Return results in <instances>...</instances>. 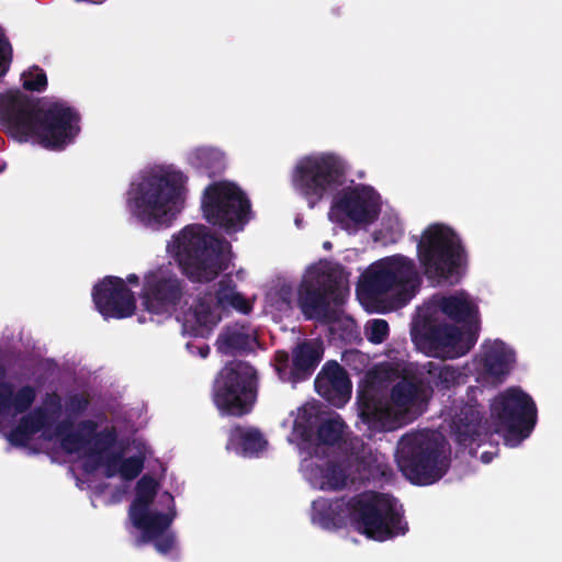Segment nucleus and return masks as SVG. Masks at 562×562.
<instances>
[{
    "label": "nucleus",
    "instance_id": "1",
    "mask_svg": "<svg viewBox=\"0 0 562 562\" xmlns=\"http://www.w3.org/2000/svg\"><path fill=\"white\" fill-rule=\"evenodd\" d=\"M0 119L18 142L34 138L52 150L64 149L80 133L81 116L77 109L56 101L43 110L36 99L20 91L0 98Z\"/></svg>",
    "mask_w": 562,
    "mask_h": 562
},
{
    "label": "nucleus",
    "instance_id": "2",
    "mask_svg": "<svg viewBox=\"0 0 562 562\" xmlns=\"http://www.w3.org/2000/svg\"><path fill=\"white\" fill-rule=\"evenodd\" d=\"M431 397L423 372L405 374L392 386L389 400L374 387L359 390V417L371 431H393L420 416Z\"/></svg>",
    "mask_w": 562,
    "mask_h": 562
},
{
    "label": "nucleus",
    "instance_id": "3",
    "mask_svg": "<svg viewBox=\"0 0 562 562\" xmlns=\"http://www.w3.org/2000/svg\"><path fill=\"white\" fill-rule=\"evenodd\" d=\"M176 257L192 282L209 283L228 268L229 243L202 224L186 226L175 237Z\"/></svg>",
    "mask_w": 562,
    "mask_h": 562
},
{
    "label": "nucleus",
    "instance_id": "4",
    "mask_svg": "<svg viewBox=\"0 0 562 562\" xmlns=\"http://www.w3.org/2000/svg\"><path fill=\"white\" fill-rule=\"evenodd\" d=\"M347 282L340 265L312 267L297 291V306L304 317L327 324L338 321L336 307L346 301Z\"/></svg>",
    "mask_w": 562,
    "mask_h": 562
},
{
    "label": "nucleus",
    "instance_id": "5",
    "mask_svg": "<svg viewBox=\"0 0 562 562\" xmlns=\"http://www.w3.org/2000/svg\"><path fill=\"white\" fill-rule=\"evenodd\" d=\"M186 177L180 171L151 173L138 183L135 215L147 227L169 226L180 212Z\"/></svg>",
    "mask_w": 562,
    "mask_h": 562
},
{
    "label": "nucleus",
    "instance_id": "6",
    "mask_svg": "<svg viewBox=\"0 0 562 562\" xmlns=\"http://www.w3.org/2000/svg\"><path fill=\"white\" fill-rule=\"evenodd\" d=\"M346 507L355 528L369 539L385 541L408 530L402 508L390 494L362 492L349 498Z\"/></svg>",
    "mask_w": 562,
    "mask_h": 562
},
{
    "label": "nucleus",
    "instance_id": "7",
    "mask_svg": "<svg viewBox=\"0 0 562 562\" xmlns=\"http://www.w3.org/2000/svg\"><path fill=\"white\" fill-rule=\"evenodd\" d=\"M258 376L248 362L233 360L218 372L213 383L212 397L222 415H248L257 401Z\"/></svg>",
    "mask_w": 562,
    "mask_h": 562
},
{
    "label": "nucleus",
    "instance_id": "8",
    "mask_svg": "<svg viewBox=\"0 0 562 562\" xmlns=\"http://www.w3.org/2000/svg\"><path fill=\"white\" fill-rule=\"evenodd\" d=\"M417 255L428 278L449 280L467 263L459 236L448 226L431 224L417 243Z\"/></svg>",
    "mask_w": 562,
    "mask_h": 562
},
{
    "label": "nucleus",
    "instance_id": "9",
    "mask_svg": "<svg viewBox=\"0 0 562 562\" xmlns=\"http://www.w3.org/2000/svg\"><path fill=\"white\" fill-rule=\"evenodd\" d=\"M360 286L370 299L396 292L400 303L406 304L418 286L415 262L403 255L383 258L368 268Z\"/></svg>",
    "mask_w": 562,
    "mask_h": 562
},
{
    "label": "nucleus",
    "instance_id": "10",
    "mask_svg": "<svg viewBox=\"0 0 562 562\" xmlns=\"http://www.w3.org/2000/svg\"><path fill=\"white\" fill-rule=\"evenodd\" d=\"M346 180L344 161L334 154L307 156L301 159L293 171L294 189L315 207L329 191L341 187Z\"/></svg>",
    "mask_w": 562,
    "mask_h": 562
},
{
    "label": "nucleus",
    "instance_id": "11",
    "mask_svg": "<svg viewBox=\"0 0 562 562\" xmlns=\"http://www.w3.org/2000/svg\"><path fill=\"white\" fill-rule=\"evenodd\" d=\"M491 417L495 432L507 442L517 445L529 437L537 422V407L532 397L519 387H509L494 397Z\"/></svg>",
    "mask_w": 562,
    "mask_h": 562
},
{
    "label": "nucleus",
    "instance_id": "12",
    "mask_svg": "<svg viewBox=\"0 0 562 562\" xmlns=\"http://www.w3.org/2000/svg\"><path fill=\"white\" fill-rule=\"evenodd\" d=\"M397 461L402 472L419 485L439 481L448 468L442 447L437 441L418 435H405L401 438Z\"/></svg>",
    "mask_w": 562,
    "mask_h": 562
},
{
    "label": "nucleus",
    "instance_id": "13",
    "mask_svg": "<svg viewBox=\"0 0 562 562\" xmlns=\"http://www.w3.org/2000/svg\"><path fill=\"white\" fill-rule=\"evenodd\" d=\"M201 207L207 223L225 229L243 228L249 220L250 201L229 181H214L203 191Z\"/></svg>",
    "mask_w": 562,
    "mask_h": 562
},
{
    "label": "nucleus",
    "instance_id": "14",
    "mask_svg": "<svg viewBox=\"0 0 562 562\" xmlns=\"http://www.w3.org/2000/svg\"><path fill=\"white\" fill-rule=\"evenodd\" d=\"M187 294V283L175 271L158 268L145 273L139 294L144 308L156 315L175 310Z\"/></svg>",
    "mask_w": 562,
    "mask_h": 562
},
{
    "label": "nucleus",
    "instance_id": "15",
    "mask_svg": "<svg viewBox=\"0 0 562 562\" xmlns=\"http://www.w3.org/2000/svg\"><path fill=\"white\" fill-rule=\"evenodd\" d=\"M158 486L159 484L155 477L148 474L143 475L136 483L135 498L130 506L128 515L133 526L146 529V535L155 530L160 531L168 525H172L177 516L173 496L168 492L164 494L169 502L167 513L150 510Z\"/></svg>",
    "mask_w": 562,
    "mask_h": 562
},
{
    "label": "nucleus",
    "instance_id": "16",
    "mask_svg": "<svg viewBox=\"0 0 562 562\" xmlns=\"http://www.w3.org/2000/svg\"><path fill=\"white\" fill-rule=\"evenodd\" d=\"M477 340V333L468 329L462 333L447 323L426 322L420 329V342L436 356L459 358L468 353Z\"/></svg>",
    "mask_w": 562,
    "mask_h": 562
},
{
    "label": "nucleus",
    "instance_id": "17",
    "mask_svg": "<svg viewBox=\"0 0 562 562\" xmlns=\"http://www.w3.org/2000/svg\"><path fill=\"white\" fill-rule=\"evenodd\" d=\"M323 345L318 340L305 339L292 350V364L285 350H277L273 368L282 382L297 383L312 376L323 358Z\"/></svg>",
    "mask_w": 562,
    "mask_h": 562
},
{
    "label": "nucleus",
    "instance_id": "18",
    "mask_svg": "<svg viewBox=\"0 0 562 562\" xmlns=\"http://www.w3.org/2000/svg\"><path fill=\"white\" fill-rule=\"evenodd\" d=\"M92 300L97 311L105 318L131 317L136 310V299L124 280L108 276L92 289Z\"/></svg>",
    "mask_w": 562,
    "mask_h": 562
},
{
    "label": "nucleus",
    "instance_id": "19",
    "mask_svg": "<svg viewBox=\"0 0 562 562\" xmlns=\"http://www.w3.org/2000/svg\"><path fill=\"white\" fill-rule=\"evenodd\" d=\"M374 190L367 186L344 189L333 202L331 212L344 214L356 224H371L379 216Z\"/></svg>",
    "mask_w": 562,
    "mask_h": 562
},
{
    "label": "nucleus",
    "instance_id": "20",
    "mask_svg": "<svg viewBox=\"0 0 562 562\" xmlns=\"http://www.w3.org/2000/svg\"><path fill=\"white\" fill-rule=\"evenodd\" d=\"M317 394L335 407H342L351 397V381L336 361L326 362L314 381Z\"/></svg>",
    "mask_w": 562,
    "mask_h": 562
},
{
    "label": "nucleus",
    "instance_id": "21",
    "mask_svg": "<svg viewBox=\"0 0 562 562\" xmlns=\"http://www.w3.org/2000/svg\"><path fill=\"white\" fill-rule=\"evenodd\" d=\"M8 370L0 362V417H15L25 414L33 406L37 397V390L31 384L15 389L7 380Z\"/></svg>",
    "mask_w": 562,
    "mask_h": 562
},
{
    "label": "nucleus",
    "instance_id": "22",
    "mask_svg": "<svg viewBox=\"0 0 562 562\" xmlns=\"http://www.w3.org/2000/svg\"><path fill=\"white\" fill-rule=\"evenodd\" d=\"M258 342L256 330L248 322H235L223 327L216 338V349L225 356L248 355Z\"/></svg>",
    "mask_w": 562,
    "mask_h": 562
},
{
    "label": "nucleus",
    "instance_id": "23",
    "mask_svg": "<svg viewBox=\"0 0 562 562\" xmlns=\"http://www.w3.org/2000/svg\"><path fill=\"white\" fill-rule=\"evenodd\" d=\"M483 413L476 405L464 404L452 417L451 429L456 441L464 448L479 440L482 435Z\"/></svg>",
    "mask_w": 562,
    "mask_h": 562
},
{
    "label": "nucleus",
    "instance_id": "24",
    "mask_svg": "<svg viewBox=\"0 0 562 562\" xmlns=\"http://www.w3.org/2000/svg\"><path fill=\"white\" fill-rule=\"evenodd\" d=\"M515 352L507 345L496 339L482 346V367L484 373L501 382L510 371Z\"/></svg>",
    "mask_w": 562,
    "mask_h": 562
},
{
    "label": "nucleus",
    "instance_id": "25",
    "mask_svg": "<svg viewBox=\"0 0 562 562\" xmlns=\"http://www.w3.org/2000/svg\"><path fill=\"white\" fill-rule=\"evenodd\" d=\"M268 445L262 432L256 427L235 425L228 430L226 450L243 457L258 456Z\"/></svg>",
    "mask_w": 562,
    "mask_h": 562
},
{
    "label": "nucleus",
    "instance_id": "26",
    "mask_svg": "<svg viewBox=\"0 0 562 562\" xmlns=\"http://www.w3.org/2000/svg\"><path fill=\"white\" fill-rule=\"evenodd\" d=\"M344 506L341 499L319 497L312 503V521L324 529H337L344 525Z\"/></svg>",
    "mask_w": 562,
    "mask_h": 562
},
{
    "label": "nucleus",
    "instance_id": "27",
    "mask_svg": "<svg viewBox=\"0 0 562 562\" xmlns=\"http://www.w3.org/2000/svg\"><path fill=\"white\" fill-rule=\"evenodd\" d=\"M441 312L457 323H465L469 328L477 333V308L467 299L450 295L441 299Z\"/></svg>",
    "mask_w": 562,
    "mask_h": 562
},
{
    "label": "nucleus",
    "instance_id": "28",
    "mask_svg": "<svg viewBox=\"0 0 562 562\" xmlns=\"http://www.w3.org/2000/svg\"><path fill=\"white\" fill-rule=\"evenodd\" d=\"M425 380L431 389L449 390L458 383L460 372L451 366L428 361L423 366Z\"/></svg>",
    "mask_w": 562,
    "mask_h": 562
},
{
    "label": "nucleus",
    "instance_id": "29",
    "mask_svg": "<svg viewBox=\"0 0 562 562\" xmlns=\"http://www.w3.org/2000/svg\"><path fill=\"white\" fill-rule=\"evenodd\" d=\"M98 429V423L92 419H85L78 423L77 429L63 438L61 448L68 453L79 452L89 448L92 443V436Z\"/></svg>",
    "mask_w": 562,
    "mask_h": 562
},
{
    "label": "nucleus",
    "instance_id": "30",
    "mask_svg": "<svg viewBox=\"0 0 562 562\" xmlns=\"http://www.w3.org/2000/svg\"><path fill=\"white\" fill-rule=\"evenodd\" d=\"M222 310L217 306L210 295L204 293L199 296L192 306V314L195 323L205 330H211L222 318Z\"/></svg>",
    "mask_w": 562,
    "mask_h": 562
},
{
    "label": "nucleus",
    "instance_id": "31",
    "mask_svg": "<svg viewBox=\"0 0 562 562\" xmlns=\"http://www.w3.org/2000/svg\"><path fill=\"white\" fill-rule=\"evenodd\" d=\"M193 159V165L209 178L222 175L226 168L224 155L212 148L196 149Z\"/></svg>",
    "mask_w": 562,
    "mask_h": 562
},
{
    "label": "nucleus",
    "instance_id": "32",
    "mask_svg": "<svg viewBox=\"0 0 562 562\" xmlns=\"http://www.w3.org/2000/svg\"><path fill=\"white\" fill-rule=\"evenodd\" d=\"M317 472L322 479V490L339 491L347 485V473L337 462L327 461L323 465L317 467Z\"/></svg>",
    "mask_w": 562,
    "mask_h": 562
},
{
    "label": "nucleus",
    "instance_id": "33",
    "mask_svg": "<svg viewBox=\"0 0 562 562\" xmlns=\"http://www.w3.org/2000/svg\"><path fill=\"white\" fill-rule=\"evenodd\" d=\"M345 423L339 418H327L316 428V441L319 445L335 446L342 439Z\"/></svg>",
    "mask_w": 562,
    "mask_h": 562
},
{
    "label": "nucleus",
    "instance_id": "34",
    "mask_svg": "<svg viewBox=\"0 0 562 562\" xmlns=\"http://www.w3.org/2000/svg\"><path fill=\"white\" fill-rule=\"evenodd\" d=\"M119 434L114 426H108L98 431H94L92 436V443L87 453L90 458L102 457L117 442Z\"/></svg>",
    "mask_w": 562,
    "mask_h": 562
},
{
    "label": "nucleus",
    "instance_id": "35",
    "mask_svg": "<svg viewBox=\"0 0 562 562\" xmlns=\"http://www.w3.org/2000/svg\"><path fill=\"white\" fill-rule=\"evenodd\" d=\"M40 431V427L26 414L19 419L16 426L10 430L7 438L14 447H26L32 437Z\"/></svg>",
    "mask_w": 562,
    "mask_h": 562
},
{
    "label": "nucleus",
    "instance_id": "36",
    "mask_svg": "<svg viewBox=\"0 0 562 562\" xmlns=\"http://www.w3.org/2000/svg\"><path fill=\"white\" fill-rule=\"evenodd\" d=\"M171 525L162 528L160 531H153L149 535H146V529L137 528L140 531L139 543H149L153 542L155 549L161 554H168L176 544V536L175 532L169 531Z\"/></svg>",
    "mask_w": 562,
    "mask_h": 562
},
{
    "label": "nucleus",
    "instance_id": "37",
    "mask_svg": "<svg viewBox=\"0 0 562 562\" xmlns=\"http://www.w3.org/2000/svg\"><path fill=\"white\" fill-rule=\"evenodd\" d=\"M214 293H206L212 297V301L220 306L223 311L227 308V303L231 301V295L236 293V284L229 276L222 278L215 285Z\"/></svg>",
    "mask_w": 562,
    "mask_h": 562
},
{
    "label": "nucleus",
    "instance_id": "38",
    "mask_svg": "<svg viewBox=\"0 0 562 562\" xmlns=\"http://www.w3.org/2000/svg\"><path fill=\"white\" fill-rule=\"evenodd\" d=\"M122 452H111L106 453L105 457L97 458L94 464L90 465L89 463L85 464L86 472L94 471L99 465L104 467V476L108 479L114 477L116 474H120V462H121Z\"/></svg>",
    "mask_w": 562,
    "mask_h": 562
},
{
    "label": "nucleus",
    "instance_id": "39",
    "mask_svg": "<svg viewBox=\"0 0 562 562\" xmlns=\"http://www.w3.org/2000/svg\"><path fill=\"white\" fill-rule=\"evenodd\" d=\"M22 86L26 91L42 92L47 88L45 71L38 66L31 67L22 74Z\"/></svg>",
    "mask_w": 562,
    "mask_h": 562
},
{
    "label": "nucleus",
    "instance_id": "40",
    "mask_svg": "<svg viewBox=\"0 0 562 562\" xmlns=\"http://www.w3.org/2000/svg\"><path fill=\"white\" fill-rule=\"evenodd\" d=\"M145 458L142 454L132 456L123 459L121 457L120 462V475L125 481H132L136 479L144 469Z\"/></svg>",
    "mask_w": 562,
    "mask_h": 562
},
{
    "label": "nucleus",
    "instance_id": "41",
    "mask_svg": "<svg viewBox=\"0 0 562 562\" xmlns=\"http://www.w3.org/2000/svg\"><path fill=\"white\" fill-rule=\"evenodd\" d=\"M389 336V324L385 319H373L367 327L368 340L373 344L383 342Z\"/></svg>",
    "mask_w": 562,
    "mask_h": 562
},
{
    "label": "nucleus",
    "instance_id": "42",
    "mask_svg": "<svg viewBox=\"0 0 562 562\" xmlns=\"http://www.w3.org/2000/svg\"><path fill=\"white\" fill-rule=\"evenodd\" d=\"M90 405V398L86 394H70L66 401V411L70 416L82 415Z\"/></svg>",
    "mask_w": 562,
    "mask_h": 562
},
{
    "label": "nucleus",
    "instance_id": "43",
    "mask_svg": "<svg viewBox=\"0 0 562 562\" xmlns=\"http://www.w3.org/2000/svg\"><path fill=\"white\" fill-rule=\"evenodd\" d=\"M13 57L12 46L0 27V77L5 75L10 68Z\"/></svg>",
    "mask_w": 562,
    "mask_h": 562
},
{
    "label": "nucleus",
    "instance_id": "44",
    "mask_svg": "<svg viewBox=\"0 0 562 562\" xmlns=\"http://www.w3.org/2000/svg\"><path fill=\"white\" fill-rule=\"evenodd\" d=\"M29 416L33 419L36 426L40 427L41 430L48 428L58 419L57 417L52 416V414L43 406L33 409L31 413H29Z\"/></svg>",
    "mask_w": 562,
    "mask_h": 562
},
{
    "label": "nucleus",
    "instance_id": "45",
    "mask_svg": "<svg viewBox=\"0 0 562 562\" xmlns=\"http://www.w3.org/2000/svg\"><path fill=\"white\" fill-rule=\"evenodd\" d=\"M295 435L304 442H313L316 440V431H314L311 420H295Z\"/></svg>",
    "mask_w": 562,
    "mask_h": 562
},
{
    "label": "nucleus",
    "instance_id": "46",
    "mask_svg": "<svg viewBox=\"0 0 562 562\" xmlns=\"http://www.w3.org/2000/svg\"><path fill=\"white\" fill-rule=\"evenodd\" d=\"M44 408L47 409L52 416L59 418L63 411L61 397L56 392L47 393L44 401Z\"/></svg>",
    "mask_w": 562,
    "mask_h": 562
},
{
    "label": "nucleus",
    "instance_id": "47",
    "mask_svg": "<svg viewBox=\"0 0 562 562\" xmlns=\"http://www.w3.org/2000/svg\"><path fill=\"white\" fill-rule=\"evenodd\" d=\"M227 307H232L243 314H249L252 311V304L239 292L231 295Z\"/></svg>",
    "mask_w": 562,
    "mask_h": 562
},
{
    "label": "nucleus",
    "instance_id": "48",
    "mask_svg": "<svg viewBox=\"0 0 562 562\" xmlns=\"http://www.w3.org/2000/svg\"><path fill=\"white\" fill-rule=\"evenodd\" d=\"M72 426H74V424H72V422L69 418L60 420L55 426V436L60 439V442L63 441V438H65L66 436H68V435L74 432L71 430Z\"/></svg>",
    "mask_w": 562,
    "mask_h": 562
},
{
    "label": "nucleus",
    "instance_id": "49",
    "mask_svg": "<svg viewBox=\"0 0 562 562\" xmlns=\"http://www.w3.org/2000/svg\"><path fill=\"white\" fill-rule=\"evenodd\" d=\"M127 282L131 283V284L138 285L139 284V278H138V276H136L134 273L128 274L127 276Z\"/></svg>",
    "mask_w": 562,
    "mask_h": 562
},
{
    "label": "nucleus",
    "instance_id": "50",
    "mask_svg": "<svg viewBox=\"0 0 562 562\" xmlns=\"http://www.w3.org/2000/svg\"><path fill=\"white\" fill-rule=\"evenodd\" d=\"M7 164L0 158V173L5 169Z\"/></svg>",
    "mask_w": 562,
    "mask_h": 562
},
{
    "label": "nucleus",
    "instance_id": "51",
    "mask_svg": "<svg viewBox=\"0 0 562 562\" xmlns=\"http://www.w3.org/2000/svg\"><path fill=\"white\" fill-rule=\"evenodd\" d=\"M209 355V347L206 346L205 349H201V356L206 357Z\"/></svg>",
    "mask_w": 562,
    "mask_h": 562
},
{
    "label": "nucleus",
    "instance_id": "52",
    "mask_svg": "<svg viewBox=\"0 0 562 562\" xmlns=\"http://www.w3.org/2000/svg\"><path fill=\"white\" fill-rule=\"evenodd\" d=\"M323 247H324L325 249H330V248H331V243H330V241H325V243H324V245H323Z\"/></svg>",
    "mask_w": 562,
    "mask_h": 562
}]
</instances>
